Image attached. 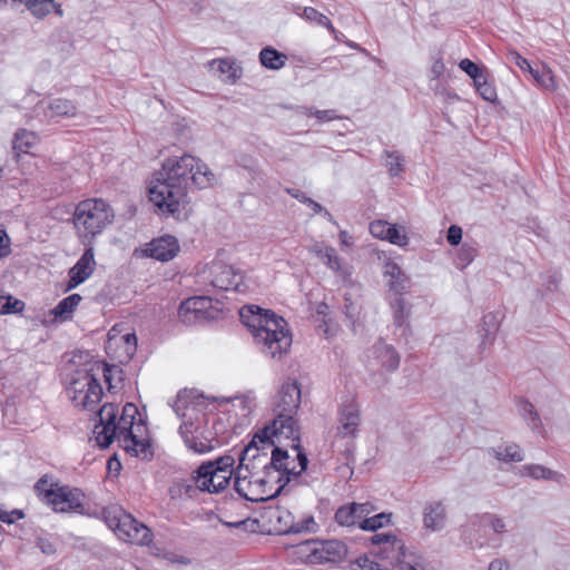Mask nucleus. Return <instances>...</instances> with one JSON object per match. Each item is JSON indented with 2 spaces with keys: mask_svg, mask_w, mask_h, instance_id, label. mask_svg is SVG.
<instances>
[{
  "mask_svg": "<svg viewBox=\"0 0 570 570\" xmlns=\"http://www.w3.org/2000/svg\"><path fill=\"white\" fill-rule=\"evenodd\" d=\"M96 268L94 247L89 246L78 259V262L69 269V281L66 291H71L86 282Z\"/></svg>",
  "mask_w": 570,
  "mask_h": 570,
  "instance_id": "412c9836",
  "label": "nucleus"
},
{
  "mask_svg": "<svg viewBox=\"0 0 570 570\" xmlns=\"http://www.w3.org/2000/svg\"><path fill=\"white\" fill-rule=\"evenodd\" d=\"M304 198V204H306L315 214H321L323 213L324 216L330 220V222H333V216L331 215L330 212H327L326 209L323 208V206L321 204H318L317 202L313 200L312 198L309 197H303Z\"/></svg>",
  "mask_w": 570,
  "mask_h": 570,
  "instance_id": "13d9d810",
  "label": "nucleus"
},
{
  "mask_svg": "<svg viewBox=\"0 0 570 570\" xmlns=\"http://www.w3.org/2000/svg\"><path fill=\"white\" fill-rule=\"evenodd\" d=\"M239 316L265 356L281 358L289 351L292 334L282 316L255 305L242 307Z\"/></svg>",
  "mask_w": 570,
  "mask_h": 570,
  "instance_id": "7ed1b4c3",
  "label": "nucleus"
},
{
  "mask_svg": "<svg viewBox=\"0 0 570 570\" xmlns=\"http://www.w3.org/2000/svg\"><path fill=\"white\" fill-rule=\"evenodd\" d=\"M298 114L305 117H315L318 122H328L337 118L335 110H314L309 107H299Z\"/></svg>",
  "mask_w": 570,
  "mask_h": 570,
  "instance_id": "de8ad7c7",
  "label": "nucleus"
},
{
  "mask_svg": "<svg viewBox=\"0 0 570 570\" xmlns=\"http://www.w3.org/2000/svg\"><path fill=\"white\" fill-rule=\"evenodd\" d=\"M38 136L26 129H20L16 132L13 139V150L17 155L28 154L38 144Z\"/></svg>",
  "mask_w": 570,
  "mask_h": 570,
  "instance_id": "4c0bfd02",
  "label": "nucleus"
},
{
  "mask_svg": "<svg viewBox=\"0 0 570 570\" xmlns=\"http://www.w3.org/2000/svg\"><path fill=\"white\" fill-rule=\"evenodd\" d=\"M291 498L286 499V504H278L268 511L269 521L279 533H315L320 525L311 514L297 517L295 507H289Z\"/></svg>",
  "mask_w": 570,
  "mask_h": 570,
  "instance_id": "ddd939ff",
  "label": "nucleus"
},
{
  "mask_svg": "<svg viewBox=\"0 0 570 570\" xmlns=\"http://www.w3.org/2000/svg\"><path fill=\"white\" fill-rule=\"evenodd\" d=\"M234 488L242 498L252 502L266 501L282 491L281 485H273L261 461L259 448L254 444H247L239 454Z\"/></svg>",
  "mask_w": 570,
  "mask_h": 570,
  "instance_id": "20e7f679",
  "label": "nucleus"
},
{
  "mask_svg": "<svg viewBox=\"0 0 570 570\" xmlns=\"http://www.w3.org/2000/svg\"><path fill=\"white\" fill-rule=\"evenodd\" d=\"M0 245L10 247V238L4 229L0 228Z\"/></svg>",
  "mask_w": 570,
  "mask_h": 570,
  "instance_id": "774afa93",
  "label": "nucleus"
},
{
  "mask_svg": "<svg viewBox=\"0 0 570 570\" xmlns=\"http://www.w3.org/2000/svg\"><path fill=\"white\" fill-rule=\"evenodd\" d=\"M383 276L386 279V286L393 293L402 296L410 288V277L393 259L384 262Z\"/></svg>",
  "mask_w": 570,
  "mask_h": 570,
  "instance_id": "b1692460",
  "label": "nucleus"
},
{
  "mask_svg": "<svg viewBox=\"0 0 570 570\" xmlns=\"http://www.w3.org/2000/svg\"><path fill=\"white\" fill-rule=\"evenodd\" d=\"M295 458H291L287 451L275 446L271 456L268 452H261V461L268 473L274 487L281 485L282 489L291 481L292 478L299 475L307 468V456L297 448Z\"/></svg>",
  "mask_w": 570,
  "mask_h": 570,
  "instance_id": "1a4fd4ad",
  "label": "nucleus"
},
{
  "mask_svg": "<svg viewBox=\"0 0 570 570\" xmlns=\"http://www.w3.org/2000/svg\"><path fill=\"white\" fill-rule=\"evenodd\" d=\"M344 313L346 317L354 324L361 314V306L357 302H354L348 294L344 295Z\"/></svg>",
  "mask_w": 570,
  "mask_h": 570,
  "instance_id": "3c124183",
  "label": "nucleus"
},
{
  "mask_svg": "<svg viewBox=\"0 0 570 570\" xmlns=\"http://www.w3.org/2000/svg\"><path fill=\"white\" fill-rule=\"evenodd\" d=\"M235 460L230 455L220 456L216 461L202 464L196 475L185 481L181 487L184 493L191 497L196 489L209 493H218L224 490L233 475Z\"/></svg>",
  "mask_w": 570,
  "mask_h": 570,
  "instance_id": "6e6552de",
  "label": "nucleus"
},
{
  "mask_svg": "<svg viewBox=\"0 0 570 570\" xmlns=\"http://www.w3.org/2000/svg\"><path fill=\"white\" fill-rule=\"evenodd\" d=\"M178 317L183 323L187 325H194L203 322L202 317L197 315V312L194 311V308H186L185 301L180 304L178 308Z\"/></svg>",
  "mask_w": 570,
  "mask_h": 570,
  "instance_id": "603ef678",
  "label": "nucleus"
},
{
  "mask_svg": "<svg viewBox=\"0 0 570 570\" xmlns=\"http://www.w3.org/2000/svg\"><path fill=\"white\" fill-rule=\"evenodd\" d=\"M24 517L21 510L3 511L0 509V521L11 524L16 520H20Z\"/></svg>",
  "mask_w": 570,
  "mask_h": 570,
  "instance_id": "4d7b16f0",
  "label": "nucleus"
},
{
  "mask_svg": "<svg viewBox=\"0 0 570 570\" xmlns=\"http://www.w3.org/2000/svg\"><path fill=\"white\" fill-rule=\"evenodd\" d=\"M291 445L293 450L299 448L298 430L293 415L277 413L276 417L263 429L258 430L248 444L261 448V452H268L275 446Z\"/></svg>",
  "mask_w": 570,
  "mask_h": 570,
  "instance_id": "9d476101",
  "label": "nucleus"
},
{
  "mask_svg": "<svg viewBox=\"0 0 570 570\" xmlns=\"http://www.w3.org/2000/svg\"><path fill=\"white\" fill-rule=\"evenodd\" d=\"M196 283L203 287L210 286L222 291L242 293L246 289L243 272L222 259H214L202 267L196 274Z\"/></svg>",
  "mask_w": 570,
  "mask_h": 570,
  "instance_id": "9b49d317",
  "label": "nucleus"
},
{
  "mask_svg": "<svg viewBox=\"0 0 570 570\" xmlns=\"http://www.w3.org/2000/svg\"><path fill=\"white\" fill-rule=\"evenodd\" d=\"M210 71L224 82L234 83L240 78V68L229 59H214L209 62Z\"/></svg>",
  "mask_w": 570,
  "mask_h": 570,
  "instance_id": "cd10ccee",
  "label": "nucleus"
},
{
  "mask_svg": "<svg viewBox=\"0 0 570 570\" xmlns=\"http://www.w3.org/2000/svg\"><path fill=\"white\" fill-rule=\"evenodd\" d=\"M299 16L309 22H314L321 27L326 28L331 33H335L336 31L331 20L325 14L317 11L315 8L305 7L303 8Z\"/></svg>",
  "mask_w": 570,
  "mask_h": 570,
  "instance_id": "58836bf2",
  "label": "nucleus"
},
{
  "mask_svg": "<svg viewBox=\"0 0 570 570\" xmlns=\"http://www.w3.org/2000/svg\"><path fill=\"white\" fill-rule=\"evenodd\" d=\"M391 308L393 311L394 324L396 326H403L406 323L409 316L404 298L401 296L396 297L391 303Z\"/></svg>",
  "mask_w": 570,
  "mask_h": 570,
  "instance_id": "a18cd8bd",
  "label": "nucleus"
},
{
  "mask_svg": "<svg viewBox=\"0 0 570 570\" xmlns=\"http://www.w3.org/2000/svg\"><path fill=\"white\" fill-rule=\"evenodd\" d=\"M340 240L343 246H352L353 245V238L345 230H342L340 233Z\"/></svg>",
  "mask_w": 570,
  "mask_h": 570,
  "instance_id": "69168bd1",
  "label": "nucleus"
},
{
  "mask_svg": "<svg viewBox=\"0 0 570 570\" xmlns=\"http://www.w3.org/2000/svg\"><path fill=\"white\" fill-rule=\"evenodd\" d=\"M362 422L361 406L354 397L345 399L337 410L336 434L343 439H355Z\"/></svg>",
  "mask_w": 570,
  "mask_h": 570,
  "instance_id": "f3484780",
  "label": "nucleus"
},
{
  "mask_svg": "<svg viewBox=\"0 0 570 570\" xmlns=\"http://www.w3.org/2000/svg\"><path fill=\"white\" fill-rule=\"evenodd\" d=\"M132 403L118 407L111 403L105 404L98 412L99 423L95 425L94 435L100 448H108L114 441L129 454L147 459L150 453L146 433L147 428Z\"/></svg>",
  "mask_w": 570,
  "mask_h": 570,
  "instance_id": "f03ea898",
  "label": "nucleus"
},
{
  "mask_svg": "<svg viewBox=\"0 0 570 570\" xmlns=\"http://www.w3.org/2000/svg\"><path fill=\"white\" fill-rule=\"evenodd\" d=\"M400 361L401 356L395 347L384 341H377L368 350L367 362L373 370L391 373L399 368Z\"/></svg>",
  "mask_w": 570,
  "mask_h": 570,
  "instance_id": "a211bd4d",
  "label": "nucleus"
},
{
  "mask_svg": "<svg viewBox=\"0 0 570 570\" xmlns=\"http://www.w3.org/2000/svg\"><path fill=\"white\" fill-rule=\"evenodd\" d=\"M372 544L379 548L377 554L391 564L399 563L409 550L405 548L403 541L392 533H376L371 537Z\"/></svg>",
  "mask_w": 570,
  "mask_h": 570,
  "instance_id": "aec40b11",
  "label": "nucleus"
},
{
  "mask_svg": "<svg viewBox=\"0 0 570 570\" xmlns=\"http://www.w3.org/2000/svg\"><path fill=\"white\" fill-rule=\"evenodd\" d=\"M374 511L371 503H350L337 509L335 520L343 527L361 528L363 517L370 515Z\"/></svg>",
  "mask_w": 570,
  "mask_h": 570,
  "instance_id": "4be33fe9",
  "label": "nucleus"
},
{
  "mask_svg": "<svg viewBox=\"0 0 570 570\" xmlns=\"http://www.w3.org/2000/svg\"><path fill=\"white\" fill-rule=\"evenodd\" d=\"M352 570H387V568L380 564L374 556L363 554L352 562Z\"/></svg>",
  "mask_w": 570,
  "mask_h": 570,
  "instance_id": "c03bdc74",
  "label": "nucleus"
},
{
  "mask_svg": "<svg viewBox=\"0 0 570 570\" xmlns=\"http://www.w3.org/2000/svg\"><path fill=\"white\" fill-rule=\"evenodd\" d=\"M121 340L126 344V354L127 356H131L136 351L137 338L135 334H126L121 337Z\"/></svg>",
  "mask_w": 570,
  "mask_h": 570,
  "instance_id": "bf43d9fd",
  "label": "nucleus"
},
{
  "mask_svg": "<svg viewBox=\"0 0 570 570\" xmlns=\"http://www.w3.org/2000/svg\"><path fill=\"white\" fill-rule=\"evenodd\" d=\"M368 230L373 237L389 242L401 248L406 247L410 243L406 227L403 225L391 224L384 219H376L370 223Z\"/></svg>",
  "mask_w": 570,
  "mask_h": 570,
  "instance_id": "6ab92c4d",
  "label": "nucleus"
},
{
  "mask_svg": "<svg viewBox=\"0 0 570 570\" xmlns=\"http://www.w3.org/2000/svg\"><path fill=\"white\" fill-rule=\"evenodd\" d=\"M107 469L109 473L117 475L121 469V463L116 456H112L107 461Z\"/></svg>",
  "mask_w": 570,
  "mask_h": 570,
  "instance_id": "e2e57ef3",
  "label": "nucleus"
},
{
  "mask_svg": "<svg viewBox=\"0 0 570 570\" xmlns=\"http://www.w3.org/2000/svg\"><path fill=\"white\" fill-rule=\"evenodd\" d=\"M186 308H194L204 321L214 317L213 299L209 296H194L185 299Z\"/></svg>",
  "mask_w": 570,
  "mask_h": 570,
  "instance_id": "c9c22d12",
  "label": "nucleus"
},
{
  "mask_svg": "<svg viewBox=\"0 0 570 570\" xmlns=\"http://www.w3.org/2000/svg\"><path fill=\"white\" fill-rule=\"evenodd\" d=\"M259 61L267 69L279 70L286 65L287 56L273 47H265L259 52Z\"/></svg>",
  "mask_w": 570,
  "mask_h": 570,
  "instance_id": "473e14b6",
  "label": "nucleus"
},
{
  "mask_svg": "<svg viewBox=\"0 0 570 570\" xmlns=\"http://www.w3.org/2000/svg\"><path fill=\"white\" fill-rule=\"evenodd\" d=\"M81 299L82 297L79 294H71L61 299L51 311L55 320L58 322L69 321Z\"/></svg>",
  "mask_w": 570,
  "mask_h": 570,
  "instance_id": "7c9ffc66",
  "label": "nucleus"
},
{
  "mask_svg": "<svg viewBox=\"0 0 570 570\" xmlns=\"http://www.w3.org/2000/svg\"><path fill=\"white\" fill-rule=\"evenodd\" d=\"M277 411L278 413L289 414L298 409L301 402V389L296 381L285 382L278 393Z\"/></svg>",
  "mask_w": 570,
  "mask_h": 570,
  "instance_id": "a878e982",
  "label": "nucleus"
},
{
  "mask_svg": "<svg viewBox=\"0 0 570 570\" xmlns=\"http://www.w3.org/2000/svg\"><path fill=\"white\" fill-rule=\"evenodd\" d=\"M287 193L296 198L297 200H299L301 203H304V198L303 197H307L303 191L298 190V189H287Z\"/></svg>",
  "mask_w": 570,
  "mask_h": 570,
  "instance_id": "338daca9",
  "label": "nucleus"
},
{
  "mask_svg": "<svg viewBox=\"0 0 570 570\" xmlns=\"http://www.w3.org/2000/svg\"><path fill=\"white\" fill-rule=\"evenodd\" d=\"M391 513H377L372 517H363L361 528L364 531H376L391 523Z\"/></svg>",
  "mask_w": 570,
  "mask_h": 570,
  "instance_id": "a19ab883",
  "label": "nucleus"
},
{
  "mask_svg": "<svg viewBox=\"0 0 570 570\" xmlns=\"http://www.w3.org/2000/svg\"><path fill=\"white\" fill-rule=\"evenodd\" d=\"M461 70H463L470 78L473 79V82L478 79H481L483 75L488 72L487 68L479 67L476 63L465 58L462 59L459 63Z\"/></svg>",
  "mask_w": 570,
  "mask_h": 570,
  "instance_id": "09e8293b",
  "label": "nucleus"
},
{
  "mask_svg": "<svg viewBox=\"0 0 570 570\" xmlns=\"http://www.w3.org/2000/svg\"><path fill=\"white\" fill-rule=\"evenodd\" d=\"M38 497L56 512H76L82 511V493L78 489L67 485L49 483L47 479L41 478L35 485Z\"/></svg>",
  "mask_w": 570,
  "mask_h": 570,
  "instance_id": "f8f14e48",
  "label": "nucleus"
},
{
  "mask_svg": "<svg viewBox=\"0 0 570 570\" xmlns=\"http://www.w3.org/2000/svg\"><path fill=\"white\" fill-rule=\"evenodd\" d=\"M444 71V65L442 62L441 59H438L434 61L433 66H432V72L435 77H439L443 73Z\"/></svg>",
  "mask_w": 570,
  "mask_h": 570,
  "instance_id": "0e129e2a",
  "label": "nucleus"
},
{
  "mask_svg": "<svg viewBox=\"0 0 570 570\" xmlns=\"http://www.w3.org/2000/svg\"><path fill=\"white\" fill-rule=\"evenodd\" d=\"M217 402L218 409L229 414L233 428L247 425L250 414L256 407V396L253 392H246L233 397H219Z\"/></svg>",
  "mask_w": 570,
  "mask_h": 570,
  "instance_id": "dca6fc26",
  "label": "nucleus"
},
{
  "mask_svg": "<svg viewBox=\"0 0 570 570\" xmlns=\"http://www.w3.org/2000/svg\"><path fill=\"white\" fill-rule=\"evenodd\" d=\"M330 247L331 246H327L322 242H315L313 245L309 246L308 250L315 254L321 259L324 256V253L327 252Z\"/></svg>",
  "mask_w": 570,
  "mask_h": 570,
  "instance_id": "680f3d73",
  "label": "nucleus"
},
{
  "mask_svg": "<svg viewBox=\"0 0 570 570\" xmlns=\"http://www.w3.org/2000/svg\"><path fill=\"white\" fill-rule=\"evenodd\" d=\"M403 161L397 151H386V167L391 176H397L403 171Z\"/></svg>",
  "mask_w": 570,
  "mask_h": 570,
  "instance_id": "8fccbe9b",
  "label": "nucleus"
},
{
  "mask_svg": "<svg viewBox=\"0 0 570 570\" xmlns=\"http://www.w3.org/2000/svg\"><path fill=\"white\" fill-rule=\"evenodd\" d=\"M114 210L101 198L81 200L73 213V225L81 243L87 245L112 223Z\"/></svg>",
  "mask_w": 570,
  "mask_h": 570,
  "instance_id": "0eeeda50",
  "label": "nucleus"
},
{
  "mask_svg": "<svg viewBox=\"0 0 570 570\" xmlns=\"http://www.w3.org/2000/svg\"><path fill=\"white\" fill-rule=\"evenodd\" d=\"M23 302L11 295L0 294V314L18 313L23 309Z\"/></svg>",
  "mask_w": 570,
  "mask_h": 570,
  "instance_id": "49530a36",
  "label": "nucleus"
},
{
  "mask_svg": "<svg viewBox=\"0 0 570 570\" xmlns=\"http://www.w3.org/2000/svg\"><path fill=\"white\" fill-rule=\"evenodd\" d=\"M538 86L544 90L554 91L558 88L556 76L550 67L542 63L541 67L533 68L530 72Z\"/></svg>",
  "mask_w": 570,
  "mask_h": 570,
  "instance_id": "f704fd0d",
  "label": "nucleus"
},
{
  "mask_svg": "<svg viewBox=\"0 0 570 570\" xmlns=\"http://www.w3.org/2000/svg\"><path fill=\"white\" fill-rule=\"evenodd\" d=\"M321 261L342 279L346 281L351 276V267L342 262L333 247H330L327 252L324 253Z\"/></svg>",
  "mask_w": 570,
  "mask_h": 570,
  "instance_id": "72a5a7b5",
  "label": "nucleus"
},
{
  "mask_svg": "<svg viewBox=\"0 0 570 570\" xmlns=\"http://www.w3.org/2000/svg\"><path fill=\"white\" fill-rule=\"evenodd\" d=\"M499 327L500 322L495 314L489 313L483 316L481 325L482 342L480 344L482 348H485L487 344L493 343L499 331Z\"/></svg>",
  "mask_w": 570,
  "mask_h": 570,
  "instance_id": "e433bc0d",
  "label": "nucleus"
},
{
  "mask_svg": "<svg viewBox=\"0 0 570 570\" xmlns=\"http://www.w3.org/2000/svg\"><path fill=\"white\" fill-rule=\"evenodd\" d=\"M37 110L42 111L45 117L48 119L58 117H75L77 115L76 105L71 100L63 98L43 100L39 102Z\"/></svg>",
  "mask_w": 570,
  "mask_h": 570,
  "instance_id": "bb28decb",
  "label": "nucleus"
},
{
  "mask_svg": "<svg viewBox=\"0 0 570 570\" xmlns=\"http://www.w3.org/2000/svg\"><path fill=\"white\" fill-rule=\"evenodd\" d=\"M108 372L105 364L95 361L75 371L67 386V394L75 406L89 411L96 410L102 396L98 376L102 373L106 381L109 382Z\"/></svg>",
  "mask_w": 570,
  "mask_h": 570,
  "instance_id": "423d86ee",
  "label": "nucleus"
},
{
  "mask_svg": "<svg viewBox=\"0 0 570 570\" xmlns=\"http://www.w3.org/2000/svg\"><path fill=\"white\" fill-rule=\"evenodd\" d=\"M106 522L116 535L127 542L147 546L153 540L150 529L131 514L120 510L107 511Z\"/></svg>",
  "mask_w": 570,
  "mask_h": 570,
  "instance_id": "4468645a",
  "label": "nucleus"
},
{
  "mask_svg": "<svg viewBox=\"0 0 570 570\" xmlns=\"http://www.w3.org/2000/svg\"><path fill=\"white\" fill-rule=\"evenodd\" d=\"M508 58L510 59V61L515 63L520 69L528 71L529 73L533 69L530 62L515 50H510L508 52Z\"/></svg>",
  "mask_w": 570,
  "mask_h": 570,
  "instance_id": "5fc2aeb1",
  "label": "nucleus"
},
{
  "mask_svg": "<svg viewBox=\"0 0 570 570\" xmlns=\"http://www.w3.org/2000/svg\"><path fill=\"white\" fill-rule=\"evenodd\" d=\"M181 420L179 434L186 446L195 453L203 454L212 451V440L200 436L199 430L205 423L204 402L189 392H180L171 405Z\"/></svg>",
  "mask_w": 570,
  "mask_h": 570,
  "instance_id": "39448f33",
  "label": "nucleus"
},
{
  "mask_svg": "<svg viewBox=\"0 0 570 570\" xmlns=\"http://www.w3.org/2000/svg\"><path fill=\"white\" fill-rule=\"evenodd\" d=\"M519 414L525 420L528 426L534 433L542 432V423L534 405L527 400H520L518 402Z\"/></svg>",
  "mask_w": 570,
  "mask_h": 570,
  "instance_id": "2f4dec72",
  "label": "nucleus"
},
{
  "mask_svg": "<svg viewBox=\"0 0 570 570\" xmlns=\"http://www.w3.org/2000/svg\"><path fill=\"white\" fill-rule=\"evenodd\" d=\"M489 453L498 461L510 463L524 460V453L519 444L514 442H504L489 450Z\"/></svg>",
  "mask_w": 570,
  "mask_h": 570,
  "instance_id": "c85d7f7f",
  "label": "nucleus"
},
{
  "mask_svg": "<svg viewBox=\"0 0 570 570\" xmlns=\"http://www.w3.org/2000/svg\"><path fill=\"white\" fill-rule=\"evenodd\" d=\"M216 175L202 159L184 154L164 160L148 188L149 200L161 215H176L188 203L190 185L199 189L213 187Z\"/></svg>",
  "mask_w": 570,
  "mask_h": 570,
  "instance_id": "f257e3e1",
  "label": "nucleus"
},
{
  "mask_svg": "<svg viewBox=\"0 0 570 570\" xmlns=\"http://www.w3.org/2000/svg\"><path fill=\"white\" fill-rule=\"evenodd\" d=\"M520 475L534 480H550L563 482L564 475L540 464H524L520 468Z\"/></svg>",
  "mask_w": 570,
  "mask_h": 570,
  "instance_id": "c756f323",
  "label": "nucleus"
},
{
  "mask_svg": "<svg viewBox=\"0 0 570 570\" xmlns=\"http://www.w3.org/2000/svg\"><path fill=\"white\" fill-rule=\"evenodd\" d=\"M480 522L483 527L490 528L497 534L507 532V522L499 515L485 513L480 517Z\"/></svg>",
  "mask_w": 570,
  "mask_h": 570,
  "instance_id": "37998d69",
  "label": "nucleus"
},
{
  "mask_svg": "<svg viewBox=\"0 0 570 570\" xmlns=\"http://www.w3.org/2000/svg\"><path fill=\"white\" fill-rule=\"evenodd\" d=\"M295 553L303 562L320 564L340 561L346 547L338 540H306L296 546Z\"/></svg>",
  "mask_w": 570,
  "mask_h": 570,
  "instance_id": "2eb2a0df",
  "label": "nucleus"
},
{
  "mask_svg": "<svg viewBox=\"0 0 570 570\" xmlns=\"http://www.w3.org/2000/svg\"><path fill=\"white\" fill-rule=\"evenodd\" d=\"M475 248L471 247V246H468V245H463L459 252H458V266L463 269L465 268L466 266H469L474 257H475Z\"/></svg>",
  "mask_w": 570,
  "mask_h": 570,
  "instance_id": "864d4df0",
  "label": "nucleus"
},
{
  "mask_svg": "<svg viewBox=\"0 0 570 570\" xmlns=\"http://www.w3.org/2000/svg\"><path fill=\"white\" fill-rule=\"evenodd\" d=\"M179 250L178 239L171 235H164L153 239L146 249L148 256L160 262H168L175 258Z\"/></svg>",
  "mask_w": 570,
  "mask_h": 570,
  "instance_id": "5701e85b",
  "label": "nucleus"
},
{
  "mask_svg": "<svg viewBox=\"0 0 570 570\" xmlns=\"http://www.w3.org/2000/svg\"><path fill=\"white\" fill-rule=\"evenodd\" d=\"M474 87L479 95L489 102H494L498 99V94L494 85L489 81V73L482 76L481 79L475 80Z\"/></svg>",
  "mask_w": 570,
  "mask_h": 570,
  "instance_id": "ea45409f",
  "label": "nucleus"
},
{
  "mask_svg": "<svg viewBox=\"0 0 570 570\" xmlns=\"http://www.w3.org/2000/svg\"><path fill=\"white\" fill-rule=\"evenodd\" d=\"M446 240L453 246L459 245L462 240V228L458 225H451L446 233Z\"/></svg>",
  "mask_w": 570,
  "mask_h": 570,
  "instance_id": "6e6d98bb",
  "label": "nucleus"
},
{
  "mask_svg": "<svg viewBox=\"0 0 570 570\" xmlns=\"http://www.w3.org/2000/svg\"><path fill=\"white\" fill-rule=\"evenodd\" d=\"M400 570H428L424 558L414 552L409 551L397 563Z\"/></svg>",
  "mask_w": 570,
  "mask_h": 570,
  "instance_id": "79ce46f5",
  "label": "nucleus"
},
{
  "mask_svg": "<svg viewBox=\"0 0 570 570\" xmlns=\"http://www.w3.org/2000/svg\"><path fill=\"white\" fill-rule=\"evenodd\" d=\"M446 507L442 501H430L423 508V527L430 532H440L446 527Z\"/></svg>",
  "mask_w": 570,
  "mask_h": 570,
  "instance_id": "393cba45",
  "label": "nucleus"
},
{
  "mask_svg": "<svg viewBox=\"0 0 570 570\" xmlns=\"http://www.w3.org/2000/svg\"><path fill=\"white\" fill-rule=\"evenodd\" d=\"M488 570H511V567L508 560L497 558L489 563Z\"/></svg>",
  "mask_w": 570,
  "mask_h": 570,
  "instance_id": "052dcab7",
  "label": "nucleus"
}]
</instances>
